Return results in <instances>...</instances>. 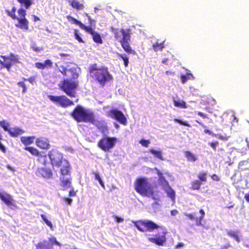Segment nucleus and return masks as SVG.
Returning <instances> with one entry per match:
<instances>
[{"instance_id": "nucleus-1", "label": "nucleus", "mask_w": 249, "mask_h": 249, "mask_svg": "<svg viewBox=\"0 0 249 249\" xmlns=\"http://www.w3.org/2000/svg\"><path fill=\"white\" fill-rule=\"evenodd\" d=\"M88 72L93 80L101 87H104L107 82L113 79L107 68L102 66L99 67L96 63L92 64L89 66Z\"/></svg>"}, {"instance_id": "nucleus-2", "label": "nucleus", "mask_w": 249, "mask_h": 249, "mask_svg": "<svg viewBox=\"0 0 249 249\" xmlns=\"http://www.w3.org/2000/svg\"><path fill=\"white\" fill-rule=\"evenodd\" d=\"M111 31L115 40L121 44L122 48L126 53L136 54L135 51L132 49L129 43L131 41V31L129 29L111 28Z\"/></svg>"}, {"instance_id": "nucleus-3", "label": "nucleus", "mask_w": 249, "mask_h": 249, "mask_svg": "<svg viewBox=\"0 0 249 249\" xmlns=\"http://www.w3.org/2000/svg\"><path fill=\"white\" fill-rule=\"evenodd\" d=\"M70 115L77 123H93L94 122V112L81 106H77Z\"/></svg>"}, {"instance_id": "nucleus-4", "label": "nucleus", "mask_w": 249, "mask_h": 249, "mask_svg": "<svg viewBox=\"0 0 249 249\" xmlns=\"http://www.w3.org/2000/svg\"><path fill=\"white\" fill-rule=\"evenodd\" d=\"M134 189L140 195L156 199L154 188L146 178L141 177L136 179L134 182Z\"/></svg>"}, {"instance_id": "nucleus-5", "label": "nucleus", "mask_w": 249, "mask_h": 249, "mask_svg": "<svg viewBox=\"0 0 249 249\" xmlns=\"http://www.w3.org/2000/svg\"><path fill=\"white\" fill-rule=\"evenodd\" d=\"M48 156L53 166L57 168L61 167L62 175L70 174V167L69 163L66 160H63L62 156L56 151L52 150L48 153Z\"/></svg>"}, {"instance_id": "nucleus-6", "label": "nucleus", "mask_w": 249, "mask_h": 249, "mask_svg": "<svg viewBox=\"0 0 249 249\" xmlns=\"http://www.w3.org/2000/svg\"><path fill=\"white\" fill-rule=\"evenodd\" d=\"M78 86L77 81L65 79L59 84V88L71 97H75V89Z\"/></svg>"}, {"instance_id": "nucleus-7", "label": "nucleus", "mask_w": 249, "mask_h": 249, "mask_svg": "<svg viewBox=\"0 0 249 249\" xmlns=\"http://www.w3.org/2000/svg\"><path fill=\"white\" fill-rule=\"evenodd\" d=\"M157 174L159 177L158 180L160 184L162 186V189L167 194V196L170 197L173 201H174L176 198L175 191L171 188L168 181L163 176V173L158 169H157Z\"/></svg>"}, {"instance_id": "nucleus-8", "label": "nucleus", "mask_w": 249, "mask_h": 249, "mask_svg": "<svg viewBox=\"0 0 249 249\" xmlns=\"http://www.w3.org/2000/svg\"><path fill=\"white\" fill-rule=\"evenodd\" d=\"M133 223L138 230L142 232H151L160 228L159 225L150 220H139L133 221Z\"/></svg>"}, {"instance_id": "nucleus-9", "label": "nucleus", "mask_w": 249, "mask_h": 249, "mask_svg": "<svg viewBox=\"0 0 249 249\" xmlns=\"http://www.w3.org/2000/svg\"><path fill=\"white\" fill-rule=\"evenodd\" d=\"M117 142V139L116 137L106 136L103 137L98 141L97 146L103 151L108 152L114 148Z\"/></svg>"}, {"instance_id": "nucleus-10", "label": "nucleus", "mask_w": 249, "mask_h": 249, "mask_svg": "<svg viewBox=\"0 0 249 249\" xmlns=\"http://www.w3.org/2000/svg\"><path fill=\"white\" fill-rule=\"evenodd\" d=\"M48 97L54 104L63 108H67L74 105L73 102L65 95L54 96L49 95Z\"/></svg>"}, {"instance_id": "nucleus-11", "label": "nucleus", "mask_w": 249, "mask_h": 249, "mask_svg": "<svg viewBox=\"0 0 249 249\" xmlns=\"http://www.w3.org/2000/svg\"><path fill=\"white\" fill-rule=\"evenodd\" d=\"M18 13L19 18L16 19L18 22L16 24L15 26L19 29L27 31L29 29V22L25 17L26 15V10L21 7L18 9Z\"/></svg>"}, {"instance_id": "nucleus-12", "label": "nucleus", "mask_w": 249, "mask_h": 249, "mask_svg": "<svg viewBox=\"0 0 249 249\" xmlns=\"http://www.w3.org/2000/svg\"><path fill=\"white\" fill-rule=\"evenodd\" d=\"M4 61L0 60V64L3 68L7 69L8 71H10L13 63L19 62L18 55L13 53H10L9 56L0 55Z\"/></svg>"}, {"instance_id": "nucleus-13", "label": "nucleus", "mask_w": 249, "mask_h": 249, "mask_svg": "<svg viewBox=\"0 0 249 249\" xmlns=\"http://www.w3.org/2000/svg\"><path fill=\"white\" fill-rule=\"evenodd\" d=\"M161 231H158L154 237H148V240L158 246H162L166 242V230L161 228Z\"/></svg>"}, {"instance_id": "nucleus-14", "label": "nucleus", "mask_w": 249, "mask_h": 249, "mask_svg": "<svg viewBox=\"0 0 249 249\" xmlns=\"http://www.w3.org/2000/svg\"><path fill=\"white\" fill-rule=\"evenodd\" d=\"M107 116L112 119L115 120L120 124L126 125L127 124V119L124 113L117 109H113L107 112Z\"/></svg>"}, {"instance_id": "nucleus-15", "label": "nucleus", "mask_w": 249, "mask_h": 249, "mask_svg": "<svg viewBox=\"0 0 249 249\" xmlns=\"http://www.w3.org/2000/svg\"><path fill=\"white\" fill-rule=\"evenodd\" d=\"M199 213L200 216L198 217L196 216V214L194 213H185V215L189 218V220H194L197 226L202 225V221L204 218L205 213L203 209L199 210Z\"/></svg>"}, {"instance_id": "nucleus-16", "label": "nucleus", "mask_w": 249, "mask_h": 249, "mask_svg": "<svg viewBox=\"0 0 249 249\" xmlns=\"http://www.w3.org/2000/svg\"><path fill=\"white\" fill-rule=\"evenodd\" d=\"M91 124H93L101 133L106 134L108 132L107 124L104 121H96L95 115L94 122Z\"/></svg>"}, {"instance_id": "nucleus-17", "label": "nucleus", "mask_w": 249, "mask_h": 249, "mask_svg": "<svg viewBox=\"0 0 249 249\" xmlns=\"http://www.w3.org/2000/svg\"><path fill=\"white\" fill-rule=\"evenodd\" d=\"M0 199L9 207L16 206L14 200L12 198V196L7 193L0 192Z\"/></svg>"}, {"instance_id": "nucleus-18", "label": "nucleus", "mask_w": 249, "mask_h": 249, "mask_svg": "<svg viewBox=\"0 0 249 249\" xmlns=\"http://www.w3.org/2000/svg\"><path fill=\"white\" fill-rule=\"evenodd\" d=\"M85 31L92 36L93 40L94 42L100 44L103 43V40L100 34L95 32L91 26H88Z\"/></svg>"}, {"instance_id": "nucleus-19", "label": "nucleus", "mask_w": 249, "mask_h": 249, "mask_svg": "<svg viewBox=\"0 0 249 249\" xmlns=\"http://www.w3.org/2000/svg\"><path fill=\"white\" fill-rule=\"evenodd\" d=\"M36 175L39 177L49 178L52 176V172L50 169L41 167L37 169L36 172Z\"/></svg>"}, {"instance_id": "nucleus-20", "label": "nucleus", "mask_w": 249, "mask_h": 249, "mask_svg": "<svg viewBox=\"0 0 249 249\" xmlns=\"http://www.w3.org/2000/svg\"><path fill=\"white\" fill-rule=\"evenodd\" d=\"M36 143L37 146L40 149L48 150L50 147L49 140L44 138H37L36 140Z\"/></svg>"}, {"instance_id": "nucleus-21", "label": "nucleus", "mask_w": 249, "mask_h": 249, "mask_svg": "<svg viewBox=\"0 0 249 249\" xmlns=\"http://www.w3.org/2000/svg\"><path fill=\"white\" fill-rule=\"evenodd\" d=\"M25 131L21 128L18 127L11 128L8 134L10 136L12 137H17L19 135H22L24 133Z\"/></svg>"}, {"instance_id": "nucleus-22", "label": "nucleus", "mask_w": 249, "mask_h": 249, "mask_svg": "<svg viewBox=\"0 0 249 249\" xmlns=\"http://www.w3.org/2000/svg\"><path fill=\"white\" fill-rule=\"evenodd\" d=\"M36 68L44 70L45 68H51L53 65V62L50 59L45 60L44 63L36 62L35 64Z\"/></svg>"}, {"instance_id": "nucleus-23", "label": "nucleus", "mask_w": 249, "mask_h": 249, "mask_svg": "<svg viewBox=\"0 0 249 249\" xmlns=\"http://www.w3.org/2000/svg\"><path fill=\"white\" fill-rule=\"evenodd\" d=\"M68 2L70 6L77 11L82 10L85 8V6L83 3H80L76 0H70L68 1Z\"/></svg>"}, {"instance_id": "nucleus-24", "label": "nucleus", "mask_w": 249, "mask_h": 249, "mask_svg": "<svg viewBox=\"0 0 249 249\" xmlns=\"http://www.w3.org/2000/svg\"><path fill=\"white\" fill-rule=\"evenodd\" d=\"M66 18H67V19L69 21H71L73 23H74V24H75L76 25H77L78 26H79L80 28H81L82 29H83V30H84L85 31L87 29V28L88 27V26L85 25L81 21H80L78 20H77V19L73 18L72 17H71L70 15H67L66 16Z\"/></svg>"}, {"instance_id": "nucleus-25", "label": "nucleus", "mask_w": 249, "mask_h": 249, "mask_svg": "<svg viewBox=\"0 0 249 249\" xmlns=\"http://www.w3.org/2000/svg\"><path fill=\"white\" fill-rule=\"evenodd\" d=\"M35 138V136H23L20 138V141L24 145L26 146L33 143Z\"/></svg>"}, {"instance_id": "nucleus-26", "label": "nucleus", "mask_w": 249, "mask_h": 249, "mask_svg": "<svg viewBox=\"0 0 249 249\" xmlns=\"http://www.w3.org/2000/svg\"><path fill=\"white\" fill-rule=\"evenodd\" d=\"M36 249H52V247L50 246L46 240H44L36 245Z\"/></svg>"}, {"instance_id": "nucleus-27", "label": "nucleus", "mask_w": 249, "mask_h": 249, "mask_svg": "<svg viewBox=\"0 0 249 249\" xmlns=\"http://www.w3.org/2000/svg\"><path fill=\"white\" fill-rule=\"evenodd\" d=\"M164 41L159 42L158 41H156L152 44V48L155 52L161 51L164 48Z\"/></svg>"}, {"instance_id": "nucleus-28", "label": "nucleus", "mask_w": 249, "mask_h": 249, "mask_svg": "<svg viewBox=\"0 0 249 249\" xmlns=\"http://www.w3.org/2000/svg\"><path fill=\"white\" fill-rule=\"evenodd\" d=\"M61 186L63 188V190H66L71 187V181L70 178H62L61 179Z\"/></svg>"}, {"instance_id": "nucleus-29", "label": "nucleus", "mask_w": 249, "mask_h": 249, "mask_svg": "<svg viewBox=\"0 0 249 249\" xmlns=\"http://www.w3.org/2000/svg\"><path fill=\"white\" fill-rule=\"evenodd\" d=\"M202 183L198 180H194L191 182L190 189L192 190H199L200 189V186Z\"/></svg>"}, {"instance_id": "nucleus-30", "label": "nucleus", "mask_w": 249, "mask_h": 249, "mask_svg": "<svg viewBox=\"0 0 249 249\" xmlns=\"http://www.w3.org/2000/svg\"><path fill=\"white\" fill-rule=\"evenodd\" d=\"M173 104L175 107L180 108H186L187 106L186 102L183 100H173Z\"/></svg>"}, {"instance_id": "nucleus-31", "label": "nucleus", "mask_w": 249, "mask_h": 249, "mask_svg": "<svg viewBox=\"0 0 249 249\" xmlns=\"http://www.w3.org/2000/svg\"><path fill=\"white\" fill-rule=\"evenodd\" d=\"M184 155L189 162H195L197 160L196 156L190 151H185Z\"/></svg>"}, {"instance_id": "nucleus-32", "label": "nucleus", "mask_w": 249, "mask_h": 249, "mask_svg": "<svg viewBox=\"0 0 249 249\" xmlns=\"http://www.w3.org/2000/svg\"><path fill=\"white\" fill-rule=\"evenodd\" d=\"M22 5H23L26 9H29L34 3L33 0H17Z\"/></svg>"}, {"instance_id": "nucleus-33", "label": "nucleus", "mask_w": 249, "mask_h": 249, "mask_svg": "<svg viewBox=\"0 0 249 249\" xmlns=\"http://www.w3.org/2000/svg\"><path fill=\"white\" fill-rule=\"evenodd\" d=\"M24 149L30 152L33 156H38L40 155L38 150L34 147L26 146L24 148Z\"/></svg>"}, {"instance_id": "nucleus-34", "label": "nucleus", "mask_w": 249, "mask_h": 249, "mask_svg": "<svg viewBox=\"0 0 249 249\" xmlns=\"http://www.w3.org/2000/svg\"><path fill=\"white\" fill-rule=\"evenodd\" d=\"M10 125V123L6 120H2L0 121V126L5 131L7 132H9L11 129Z\"/></svg>"}, {"instance_id": "nucleus-35", "label": "nucleus", "mask_w": 249, "mask_h": 249, "mask_svg": "<svg viewBox=\"0 0 249 249\" xmlns=\"http://www.w3.org/2000/svg\"><path fill=\"white\" fill-rule=\"evenodd\" d=\"M117 56L119 59H122L124 61V66L126 68L128 66L129 58L125 54L117 53Z\"/></svg>"}, {"instance_id": "nucleus-36", "label": "nucleus", "mask_w": 249, "mask_h": 249, "mask_svg": "<svg viewBox=\"0 0 249 249\" xmlns=\"http://www.w3.org/2000/svg\"><path fill=\"white\" fill-rule=\"evenodd\" d=\"M16 8L13 6L11 10H6V12L8 16H9L13 19H18V17L16 15Z\"/></svg>"}, {"instance_id": "nucleus-37", "label": "nucleus", "mask_w": 249, "mask_h": 249, "mask_svg": "<svg viewBox=\"0 0 249 249\" xmlns=\"http://www.w3.org/2000/svg\"><path fill=\"white\" fill-rule=\"evenodd\" d=\"M228 235L233 238L236 242H240L241 238L240 235L234 231H229L228 232Z\"/></svg>"}, {"instance_id": "nucleus-38", "label": "nucleus", "mask_w": 249, "mask_h": 249, "mask_svg": "<svg viewBox=\"0 0 249 249\" xmlns=\"http://www.w3.org/2000/svg\"><path fill=\"white\" fill-rule=\"evenodd\" d=\"M69 72L71 73V79L75 80L77 79L79 74L76 71V68H71L69 69Z\"/></svg>"}, {"instance_id": "nucleus-39", "label": "nucleus", "mask_w": 249, "mask_h": 249, "mask_svg": "<svg viewBox=\"0 0 249 249\" xmlns=\"http://www.w3.org/2000/svg\"><path fill=\"white\" fill-rule=\"evenodd\" d=\"M149 152L154 155V156L160 160H163V157L162 156L161 152L160 151H157L153 149H151L149 150Z\"/></svg>"}, {"instance_id": "nucleus-40", "label": "nucleus", "mask_w": 249, "mask_h": 249, "mask_svg": "<svg viewBox=\"0 0 249 249\" xmlns=\"http://www.w3.org/2000/svg\"><path fill=\"white\" fill-rule=\"evenodd\" d=\"M95 177V179L99 181L100 185L104 189L105 188V186L104 182L103 181L99 175V174L97 172H92V173Z\"/></svg>"}, {"instance_id": "nucleus-41", "label": "nucleus", "mask_w": 249, "mask_h": 249, "mask_svg": "<svg viewBox=\"0 0 249 249\" xmlns=\"http://www.w3.org/2000/svg\"><path fill=\"white\" fill-rule=\"evenodd\" d=\"M193 78V75L192 73H186L185 75H182L180 76V80L182 83L184 84L188 80Z\"/></svg>"}, {"instance_id": "nucleus-42", "label": "nucleus", "mask_w": 249, "mask_h": 249, "mask_svg": "<svg viewBox=\"0 0 249 249\" xmlns=\"http://www.w3.org/2000/svg\"><path fill=\"white\" fill-rule=\"evenodd\" d=\"M197 178H198L199 181L202 183V182H206L207 180V173L205 172H201L197 175Z\"/></svg>"}, {"instance_id": "nucleus-43", "label": "nucleus", "mask_w": 249, "mask_h": 249, "mask_svg": "<svg viewBox=\"0 0 249 249\" xmlns=\"http://www.w3.org/2000/svg\"><path fill=\"white\" fill-rule=\"evenodd\" d=\"M41 216V217L42 218V219H43V220L44 221V222L46 223V224L51 229V230H53V224L52 223V222L50 221H49L46 216L43 214H41L40 215Z\"/></svg>"}, {"instance_id": "nucleus-44", "label": "nucleus", "mask_w": 249, "mask_h": 249, "mask_svg": "<svg viewBox=\"0 0 249 249\" xmlns=\"http://www.w3.org/2000/svg\"><path fill=\"white\" fill-rule=\"evenodd\" d=\"M74 35L75 38L80 43H85L82 37L80 36L79 31L77 29L74 31Z\"/></svg>"}, {"instance_id": "nucleus-45", "label": "nucleus", "mask_w": 249, "mask_h": 249, "mask_svg": "<svg viewBox=\"0 0 249 249\" xmlns=\"http://www.w3.org/2000/svg\"><path fill=\"white\" fill-rule=\"evenodd\" d=\"M84 16L87 17L89 20V23L91 26H95V21L93 19H92L88 14L85 13Z\"/></svg>"}, {"instance_id": "nucleus-46", "label": "nucleus", "mask_w": 249, "mask_h": 249, "mask_svg": "<svg viewBox=\"0 0 249 249\" xmlns=\"http://www.w3.org/2000/svg\"><path fill=\"white\" fill-rule=\"evenodd\" d=\"M174 121L176 123H178L179 124H181L182 125L187 126V127H191L190 124H189L187 122L182 121V120H180L178 119H174Z\"/></svg>"}, {"instance_id": "nucleus-47", "label": "nucleus", "mask_w": 249, "mask_h": 249, "mask_svg": "<svg viewBox=\"0 0 249 249\" xmlns=\"http://www.w3.org/2000/svg\"><path fill=\"white\" fill-rule=\"evenodd\" d=\"M61 70H59L60 72L63 74L64 76H67V73L69 72V69H67L65 66H61L60 67Z\"/></svg>"}, {"instance_id": "nucleus-48", "label": "nucleus", "mask_w": 249, "mask_h": 249, "mask_svg": "<svg viewBox=\"0 0 249 249\" xmlns=\"http://www.w3.org/2000/svg\"><path fill=\"white\" fill-rule=\"evenodd\" d=\"M17 85L22 88V92L25 93L27 91V88L25 83L23 82L19 81L18 82Z\"/></svg>"}, {"instance_id": "nucleus-49", "label": "nucleus", "mask_w": 249, "mask_h": 249, "mask_svg": "<svg viewBox=\"0 0 249 249\" xmlns=\"http://www.w3.org/2000/svg\"><path fill=\"white\" fill-rule=\"evenodd\" d=\"M150 142L149 140H146L144 139H142L140 141V143L143 147H147L150 144Z\"/></svg>"}, {"instance_id": "nucleus-50", "label": "nucleus", "mask_w": 249, "mask_h": 249, "mask_svg": "<svg viewBox=\"0 0 249 249\" xmlns=\"http://www.w3.org/2000/svg\"><path fill=\"white\" fill-rule=\"evenodd\" d=\"M208 144L213 149L214 151H216V147L218 145L219 143L217 141L209 142Z\"/></svg>"}, {"instance_id": "nucleus-51", "label": "nucleus", "mask_w": 249, "mask_h": 249, "mask_svg": "<svg viewBox=\"0 0 249 249\" xmlns=\"http://www.w3.org/2000/svg\"><path fill=\"white\" fill-rule=\"evenodd\" d=\"M49 241L52 243V244H55L56 245H57V246H61V244L59 243V242H58L56 238L55 237H51V238H49Z\"/></svg>"}, {"instance_id": "nucleus-52", "label": "nucleus", "mask_w": 249, "mask_h": 249, "mask_svg": "<svg viewBox=\"0 0 249 249\" xmlns=\"http://www.w3.org/2000/svg\"><path fill=\"white\" fill-rule=\"evenodd\" d=\"M24 80H25V81L27 80V81H29L30 83L33 84L36 81V76H30L29 78H28L27 79L24 78Z\"/></svg>"}, {"instance_id": "nucleus-53", "label": "nucleus", "mask_w": 249, "mask_h": 249, "mask_svg": "<svg viewBox=\"0 0 249 249\" xmlns=\"http://www.w3.org/2000/svg\"><path fill=\"white\" fill-rule=\"evenodd\" d=\"M113 218L114 219L115 221L117 223H119L123 222L124 221V218L122 217H119L118 216L114 215L113 216Z\"/></svg>"}, {"instance_id": "nucleus-54", "label": "nucleus", "mask_w": 249, "mask_h": 249, "mask_svg": "<svg viewBox=\"0 0 249 249\" xmlns=\"http://www.w3.org/2000/svg\"><path fill=\"white\" fill-rule=\"evenodd\" d=\"M216 138H218L220 140L223 141H227L229 139V137L228 136H224L220 134H217V137Z\"/></svg>"}, {"instance_id": "nucleus-55", "label": "nucleus", "mask_w": 249, "mask_h": 249, "mask_svg": "<svg viewBox=\"0 0 249 249\" xmlns=\"http://www.w3.org/2000/svg\"><path fill=\"white\" fill-rule=\"evenodd\" d=\"M204 133L205 134H208L210 135H212V136L214 137H217V134H214L213 133L212 131H211V130H208V129H205L204 131Z\"/></svg>"}, {"instance_id": "nucleus-56", "label": "nucleus", "mask_w": 249, "mask_h": 249, "mask_svg": "<svg viewBox=\"0 0 249 249\" xmlns=\"http://www.w3.org/2000/svg\"><path fill=\"white\" fill-rule=\"evenodd\" d=\"M63 200L67 204L70 205L72 202V199L70 198L64 197Z\"/></svg>"}, {"instance_id": "nucleus-57", "label": "nucleus", "mask_w": 249, "mask_h": 249, "mask_svg": "<svg viewBox=\"0 0 249 249\" xmlns=\"http://www.w3.org/2000/svg\"><path fill=\"white\" fill-rule=\"evenodd\" d=\"M197 114L198 115H199V116L201 117L203 119H208L209 118L207 115H206V114L203 113L202 112L198 111L197 112Z\"/></svg>"}, {"instance_id": "nucleus-58", "label": "nucleus", "mask_w": 249, "mask_h": 249, "mask_svg": "<svg viewBox=\"0 0 249 249\" xmlns=\"http://www.w3.org/2000/svg\"><path fill=\"white\" fill-rule=\"evenodd\" d=\"M211 178L213 180H214V181H220V177H219L218 176V175H216V174H213L212 176H211Z\"/></svg>"}, {"instance_id": "nucleus-59", "label": "nucleus", "mask_w": 249, "mask_h": 249, "mask_svg": "<svg viewBox=\"0 0 249 249\" xmlns=\"http://www.w3.org/2000/svg\"><path fill=\"white\" fill-rule=\"evenodd\" d=\"M76 192L74 191L73 189H71L69 193V197H72V196H76Z\"/></svg>"}, {"instance_id": "nucleus-60", "label": "nucleus", "mask_w": 249, "mask_h": 249, "mask_svg": "<svg viewBox=\"0 0 249 249\" xmlns=\"http://www.w3.org/2000/svg\"><path fill=\"white\" fill-rule=\"evenodd\" d=\"M32 49L33 51L35 52H39L40 51V49L37 47L36 45H34L32 46Z\"/></svg>"}, {"instance_id": "nucleus-61", "label": "nucleus", "mask_w": 249, "mask_h": 249, "mask_svg": "<svg viewBox=\"0 0 249 249\" xmlns=\"http://www.w3.org/2000/svg\"><path fill=\"white\" fill-rule=\"evenodd\" d=\"M178 213V211L176 209L173 210L171 211V214L172 215H176Z\"/></svg>"}, {"instance_id": "nucleus-62", "label": "nucleus", "mask_w": 249, "mask_h": 249, "mask_svg": "<svg viewBox=\"0 0 249 249\" xmlns=\"http://www.w3.org/2000/svg\"><path fill=\"white\" fill-rule=\"evenodd\" d=\"M244 198L246 201L249 203V193L246 194L244 196Z\"/></svg>"}, {"instance_id": "nucleus-63", "label": "nucleus", "mask_w": 249, "mask_h": 249, "mask_svg": "<svg viewBox=\"0 0 249 249\" xmlns=\"http://www.w3.org/2000/svg\"><path fill=\"white\" fill-rule=\"evenodd\" d=\"M33 18H34V21L35 22L40 20V18L38 17H37L36 16L33 15Z\"/></svg>"}, {"instance_id": "nucleus-64", "label": "nucleus", "mask_w": 249, "mask_h": 249, "mask_svg": "<svg viewBox=\"0 0 249 249\" xmlns=\"http://www.w3.org/2000/svg\"><path fill=\"white\" fill-rule=\"evenodd\" d=\"M196 122L198 124H199L200 126H201L203 128H205L206 126L201 122L197 121V120H196Z\"/></svg>"}]
</instances>
